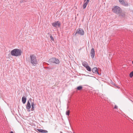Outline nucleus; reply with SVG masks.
Wrapping results in <instances>:
<instances>
[{
    "instance_id": "4468645a",
    "label": "nucleus",
    "mask_w": 133,
    "mask_h": 133,
    "mask_svg": "<svg viewBox=\"0 0 133 133\" xmlns=\"http://www.w3.org/2000/svg\"><path fill=\"white\" fill-rule=\"evenodd\" d=\"M34 103L32 102L31 103V110L32 111L34 110Z\"/></svg>"
},
{
    "instance_id": "aec40b11",
    "label": "nucleus",
    "mask_w": 133,
    "mask_h": 133,
    "mask_svg": "<svg viewBox=\"0 0 133 133\" xmlns=\"http://www.w3.org/2000/svg\"><path fill=\"white\" fill-rule=\"evenodd\" d=\"M120 15L122 16V17H124L125 16V14L124 13H122L120 14Z\"/></svg>"
},
{
    "instance_id": "f8f14e48",
    "label": "nucleus",
    "mask_w": 133,
    "mask_h": 133,
    "mask_svg": "<svg viewBox=\"0 0 133 133\" xmlns=\"http://www.w3.org/2000/svg\"><path fill=\"white\" fill-rule=\"evenodd\" d=\"M26 98L25 97L23 96L22 98V101L23 104H24L26 101Z\"/></svg>"
},
{
    "instance_id": "6ab92c4d",
    "label": "nucleus",
    "mask_w": 133,
    "mask_h": 133,
    "mask_svg": "<svg viewBox=\"0 0 133 133\" xmlns=\"http://www.w3.org/2000/svg\"><path fill=\"white\" fill-rule=\"evenodd\" d=\"M69 113H70V111L69 110H68L67 111H66V114L68 116L69 115Z\"/></svg>"
},
{
    "instance_id": "ddd939ff",
    "label": "nucleus",
    "mask_w": 133,
    "mask_h": 133,
    "mask_svg": "<svg viewBox=\"0 0 133 133\" xmlns=\"http://www.w3.org/2000/svg\"><path fill=\"white\" fill-rule=\"evenodd\" d=\"M82 65L83 66L86 68L88 65L87 63L85 62H83L82 63Z\"/></svg>"
},
{
    "instance_id": "9d476101",
    "label": "nucleus",
    "mask_w": 133,
    "mask_h": 133,
    "mask_svg": "<svg viewBox=\"0 0 133 133\" xmlns=\"http://www.w3.org/2000/svg\"><path fill=\"white\" fill-rule=\"evenodd\" d=\"M31 107V105H30V102H29V101H28L27 102V103L26 106V108L28 110V111H30V108Z\"/></svg>"
},
{
    "instance_id": "39448f33",
    "label": "nucleus",
    "mask_w": 133,
    "mask_h": 133,
    "mask_svg": "<svg viewBox=\"0 0 133 133\" xmlns=\"http://www.w3.org/2000/svg\"><path fill=\"white\" fill-rule=\"evenodd\" d=\"M77 34L82 35H84V32L82 29L79 28L76 30V33L75 35Z\"/></svg>"
},
{
    "instance_id": "4be33fe9",
    "label": "nucleus",
    "mask_w": 133,
    "mask_h": 133,
    "mask_svg": "<svg viewBox=\"0 0 133 133\" xmlns=\"http://www.w3.org/2000/svg\"><path fill=\"white\" fill-rule=\"evenodd\" d=\"M50 38L51 39L52 41H54V38L51 35H50Z\"/></svg>"
},
{
    "instance_id": "20e7f679",
    "label": "nucleus",
    "mask_w": 133,
    "mask_h": 133,
    "mask_svg": "<svg viewBox=\"0 0 133 133\" xmlns=\"http://www.w3.org/2000/svg\"><path fill=\"white\" fill-rule=\"evenodd\" d=\"M48 62L49 63H53L58 64L59 63V61L58 59L55 58H52L49 60Z\"/></svg>"
},
{
    "instance_id": "423d86ee",
    "label": "nucleus",
    "mask_w": 133,
    "mask_h": 133,
    "mask_svg": "<svg viewBox=\"0 0 133 133\" xmlns=\"http://www.w3.org/2000/svg\"><path fill=\"white\" fill-rule=\"evenodd\" d=\"M52 24L53 26L57 28L60 27L61 25L60 22L58 21L53 23Z\"/></svg>"
},
{
    "instance_id": "f3484780",
    "label": "nucleus",
    "mask_w": 133,
    "mask_h": 133,
    "mask_svg": "<svg viewBox=\"0 0 133 133\" xmlns=\"http://www.w3.org/2000/svg\"><path fill=\"white\" fill-rule=\"evenodd\" d=\"M82 88V86H80L77 87V89L78 90H81Z\"/></svg>"
},
{
    "instance_id": "7ed1b4c3",
    "label": "nucleus",
    "mask_w": 133,
    "mask_h": 133,
    "mask_svg": "<svg viewBox=\"0 0 133 133\" xmlns=\"http://www.w3.org/2000/svg\"><path fill=\"white\" fill-rule=\"evenodd\" d=\"M112 11L117 14H119L121 13L122 12V10L121 9L119 6H116L112 9Z\"/></svg>"
},
{
    "instance_id": "2eb2a0df",
    "label": "nucleus",
    "mask_w": 133,
    "mask_h": 133,
    "mask_svg": "<svg viewBox=\"0 0 133 133\" xmlns=\"http://www.w3.org/2000/svg\"><path fill=\"white\" fill-rule=\"evenodd\" d=\"M88 3H87L84 2V4L83 6V9H85L87 5L88 4Z\"/></svg>"
},
{
    "instance_id": "cd10ccee",
    "label": "nucleus",
    "mask_w": 133,
    "mask_h": 133,
    "mask_svg": "<svg viewBox=\"0 0 133 133\" xmlns=\"http://www.w3.org/2000/svg\"><path fill=\"white\" fill-rule=\"evenodd\" d=\"M73 133H74V132H73Z\"/></svg>"
},
{
    "instance_id": "6e6552de",
    "label": "nucleus",
    "mask_w": 133,
    "mask_h": 133,
    "mask_svg": "<svg viewBox=\"0 0 133 133\" xmlns=\"http://www.w3.org/2000/svg\"><path fill=\"white\" fill-rule=\"evenodd\" d=\"M90 56L92 58H93L95 56V50L93 48H92L90 52Z\"/></svg>"
},
{
    "instance_id": "1a4fd4ad",
    "label": "nucleus",
    "mask_w": 133,
    "mask_h": 133,
    "mask_svg": "<svg viewBox=\"0 0 133 133\" xmlns=\"http://www.w3.org/2000/svg\"><path fill=\"white\" fill-rule=\"evenodd\" d=\"M92 71L94 73L97 74L99 75V73L98 72V70L97 68L95 67L93 68L92 69Z\"/></svg>"
},
{
    "instance_id": "dca6fc26",
    "label": "nucleus",
    "mask_w": 133,
    "mask_h": 133,
    "mask_svg": "<svg viewBox=\"0 0 133 133\" xmlns=\"http://www.w3.org/2000/svg\"><path fill=\"white\" fill-rule=\"evenodd\" d=\"M86 69L88 71H91V68L88 65L86 68Z\"/></svg>"
},
{
    "instance_id": "393cba45",
    "label": "nucleus",
    "mask_w": 133,
    "mask_h": 133,
    "mask_svg": "<svg viewBox=\"0 0 133 133\" xmlns=\"http://www.w3.org/2000/svg\"><path fill=\"white\" fill-rule=\"evenodd\" d=\"M10 133H14V132L12 131H11L10 132Z\"/></svg>"
},
{
    "instance_id": "412c9836",
    "label": "nucleus",
    "mask_w": 133,
    "mask_h": 133,
    "mask_svg": "<svg viewBox=\"0 0 133 133\" xmlns=\"http://www.w3.org/2000/svg\"><path fill=\"white\" fill-rule=\"evenodd\" d=\"M90 0H84V2L88 3L89 2Z\"/></svg>"
},
{
    "instance_id": "0eeeda50",
    "label": "nucleus",
    "mask_w": 133,
    "mask_h": 133,
    "mask_svg": "<svg viewBox=\"0 0 133 133\" xmlns=\"http://www.w3.org/2000/svg\"><path fill=\"white\" fill-rule=\"evenodd\" d=\"M119 3L122 5L125 6H128V2L124 0H119Z\"/></svg>"
},
{
    "instance_id": "a878e982",
    "label": "nucleus",
    "mask_w": 133,
    "mask_h": 133,
    "mask_svg": "<svg viewBox=\"0 0 133 133\" xmlns=\"http://www.w3.org/2000/svg\"><path fill=\"white\" fill-rule=\"evenodd\" d=\"M60 133H62V132H61V131L60 132Z\"/></svg>"
},
{
    "instance_id": "bb28decb",
    "label": "nucleus",
    "mask_w": 133,
    "mask_h": 133,
    "mask_svg": "<svg viewBox=\"0 0 133 133\" xmlns=\"http://www.w3.org/2000/svg\"><path fill=\"white\" fill-rule=\"evenodd\" d=\"M132 63L133 64V61H132Z\"/></svg>"
},
{
    "instance_id": "5701e85b",
    "label": "nucleus",
    "mask_w": 133,
    "mask_h": 133,
    "mask_svg": "<svg viewBox=\"0 0 133 133\" xmlns=\"http://www.w3.org/2000/svg\"><path fill=\"white\" fill-rule=\"evenodd\" d=\"M117 108V106L116 105H115L114 108V109H116Z\"/></svg>"
},
{
    "instance_id": "a211bd4d",
    "label": "nucleus",
    "mask_w": 133,
    "mask_h": 133,
    "mask_svg": "<svg viewBox=\"0 0 133 133\" xmlns=\"http://www.w3.org/2000/svg\"><path fill=\"white\" fill-rule=\"evenodd\" d=\"M130 77L131 78L133 76V71L131 72L130 74L129 75Z\"/></svg>"
},
{
    "instance_id": "9b49d317",
    "label": "nucleus",
    "mask_w": 133,
    "mask_h": 133,
    "mask_svg": "<svg viewBox=\"0 0 133 133\" xmlns=\"http://www.w3.org/2000/svg\"><path fill=\"white\" fill-rule=\"evenodd\" d=\"M37 130L39 132L42 133H46L48 132V131L47 130H44L43 129H37Z\"/></svg>"
},
{
    "instance_id": "f03ea898",
    "label": "nucleus",
    "mask_w": 133,
    "mask_h": 133,
    "mask_svg": "<svg viewBox=\"0 0 133 133\" xmlns=\"http://www.w3.org/2000/svg\"><path fill=\"white\" fill-rule=\"evenodd\" d=\"M30 63L33 66H35L37 64V59L36 56L34 54L31 55L30 56Z\"/></svg>"
},
{
    "instance_id": "f257e3e1",
    "label": "nucleus",
    "mask_w": 133,
    "mask_h": 133,
    "mask_svg": "<svg viewBox=\"0 0 133 133\" xmlns=\"http://www.w3.org/2000/svg\"><path fill=\"white\" fill-rule=\"evenodd\" d=\"M22 52L21 49H15L11 51V54L12 56H18L21 55Z\"/></svg>"
},
{
    "instance_id": "b1692460",
    "label": "nucleus",
    "mask_w": 133,
    "mask_h": 133,
    "mask_svg": "<svg viewBox=\"0 0 133 133\" xmlns=\"http://www.w3.org/2000/svg\"><path fill=\"white\" fill-rule=\"evenodd\" d=\"M24 2V1L23 0H22V1H21L20 2L21 3H22V2Z\"/></svg>"
}]
</instances>
